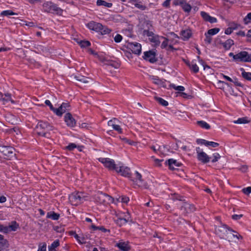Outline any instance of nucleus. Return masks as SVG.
<instances>
[{"instance_id": "nucleus-4", "label": "nucleus", "mask_w": 251, "mask_h": 251, "mask_svg": "<svg viewBox=\"0 0 251 251\" xmlns=\"http://www.w3.org/2000/svg\"><path fill=\"white\" fill-rule=\"evenodd\" d=\"M87 27L90 30L100 33L101 35H105L110 32L111 30L107 26L102 24L94 21H91L86 25Z\"/></svg>"}, {"instance_id": "nucleus-54", "label": "nucleus", "mask_w": 251, "mask_h": 251, "mask_svg": "<svg viewBox=\"0 0 251 251\" xmlns=\"http://www.w3.org/2000/svg\"><path fill=\"white\" fill-rule=\"evenodd\" d=\"M37 251H46V244L44 243L42 245L40 244Z\"/></svg>"}, {"instance_id": "nucleus-46", "label": "nucleus", "mask_w": 251, "mask_h": 251, "mask_svg": "<svg viewBox=\"0 0 251 251\" xmlns=\"http://www.w3.org/2000/svg\"><path fill=\"white\" fill-rule=\"evenodd\" d=\"M205 39H204L205 42L207 44H210L212 41L211 35L208 34L207 32L205 33Z\"/></svg>"}, {"instance_id": "nucleus-53", "label": "nucleus", "mask_w": 251, "mask_h": 251, "mask_svg": "<svg viewBox=\"0 0 251 251\" xmlns=\"http://www.w3.org/2000/svg\"><path fill=\"white\" fill-rule=\"evenodd\" d=\"M76 148V145L75 143H70L66 147V149L69 151H72Z\"/></svg>"}, {"instance_id": "nucleus-57", "label": "nucleus", "mask_w": 251, "mask_h": 251, "mask_svg": "<svg viewBox=\"0 0 251 251\" xmlns=\"http://www.w3.org/2000/svg\"><path fill=\"white\" fill-rule=\"evenodd\" d=\"M122 39H123V37H122V35L118 34L114 37V41L116 43H119L122 41Z\"/></svg>"}, {"instance_id": "nucleus-14", "label": "nucleus", "mask_w": 251, "mask_h": 251, "mask_svg": "<svg viewBox=\"0 0 251 251\" xmlns=\"http://www.w3.org/2000/svg\"><path fill=\"white\" fill-rule=\"evenodd\" d=\"M116 171L117 173H121L123 176L127 177L129 178H131V175L130 172L129 168L126 166H120L117 168Z\"/></svg>"}, {"instance_id": "nucleus-3", "label": "nucleus", "mask_w": 251, "mask_h": 251, "mask_svg": "<svg viewBox=\"0 0 251 251\" xmlns=\"http://www.w3.org/2000/svg\"><path fill=\"white\" fill-rule=\"evenodd\" d=\"M53 129V127L48 123L40 121L38 123L35 130L39 135L48 137L49 131Z\"/></svg>"}, {"instance_id": "nucleus-64", "label": "nucleus", "mask_w": 251, "mask_h": 251, "mask_svg": "<svg viewBox=\"0 0 251 251\" xmlns=\"http://www.w3.org/2000/svg\"><path fill=\"white\" fill-rule=\"evenodd\" d=\"M6 201V198L5 197L2 196L0 197V203H3L5 202Z\"/></svg>"}, {"instance_id": "nucleus-35", "label": "nucleus", "mask_w": 251, "mask_h": 251, "mask_svg": "<svg viewBox=\"0 0 251 251\" xmlns=\"http://www.w3.org/2000/svg\"><path fill=\"white\" fill-rule=\"evenodd\" d=\"M197 124L203 128L209 129L210 128L209 125L203 121H198Z\"/></svg>"}, {"instance_id": "nucleus-20", "label": "nucleus", "mask_w": 251, "mask_h": 251, "mask_svg": "<svg viewBox=\"0 0 251 251\" xmlns=\"http://www.w3.org/2000/svg\"><path fill=\"white\" fill-rule=\"evenodd\" d=\"M180 35L182 40L187 41L191 37L192 32L189 29H186L181 30Z\"/></svg>"}, {"instance_id": "nucleus-28", "label": "nucleus", "mask_w": 251, "mask_h": 251, "mask_svg": "<svg viewBox=\"0 0 251 251\" xmlns=\"http://www.w3.org/2000/svg\"><path fill=\"white\" fill-rule=\"evenodd\" d=\"M60 217L59 214L53 211H50L47 213V217L53 220H57Z\"/></svg>"}, {"instance_id": "nucleus-50", "label": "nucleus", "mask_w": 251, "mask_h": 251, "mask_svg": "<svg viewBox=\"0 0 251 251\" xmlns=\"http://www.w3.org/2000/svg\"><path fill=\"white\" fill-rule=\"evenodd\" d=\"M219 143L212 141H208L207 143V146H210L213 148L217 147L219 146Z\"/></svg>"}, {"instance_id": "nucleus-6", "label": "nucleus", "mask_w": 251, "mask_h": 251, "mask_svg": "<svg viewBox=\"0 0 251 251\" xmlns=\"http://www.w3.org/2000/svg\"><path fill=\"white\" fill-rule=\"evenodd\" d=\"M43 10L46 12L58 15H61L63 12L62 9L50 1H47L43 4Z\"/></svg>"}, {"instance_id": "nucleus-24", "label": "nucleus", "mask_w": 251, "mask_h": 251, "mask_svg": "<svg viewBox=\"0 0 251 251\" xmlns=\"http://www.w3.org/2000/svg\"><path fill=\"white\" fill-rule=\"evenodd\" d=\"M116 246L122 251H128L130 249L128 244L125 242H120L117 243Z\"/></svg>"}, {"instance_id": "nucleus-44", "label": "nucleus", "mask_w": 251, "mask_h": 251, "mask_svg": "<svg viewBox=\"0 0 251 251\" xmlns=\"http://www.w3.org/2000/svg\"><path fill=\"white\" fill-rule=\"evenodd\" d=\"M238 170L242 173H245L248 171V166L246 165H241L237 168Z\"/></svg>"}, {"instance_id": "nucleus-22", "label": "nucleus", "mask_w": 251, "mask_h": 251, "mask_svg": "<svg viewBox=\"0 0 251 251\" xmlns=\"http://www.w3.org/2000/svg\"><path fill=\"white\" fill-rule=\"evenodd\" d=\"M117 224L120 226H122L123 225H125L128 222L131 221L130 219V217L129 216V214L127 212V215H125V217L123 218H118L117 220Z\"/></svg>"}, {"instance_id": "nucleus-15", "label": "nucleus", "mask_w": 251, "mask_h": 251, "mask_svg": "<svg viewBox=\"0 0 251 251\" xmlns=\"http://www.w3.org/2000/svg\"><path fill=\"white\" fill-rule=\"evenodd\" d=\"M180 209L184 214H186L193 212L195 211L196 208L193 204L184 202L181 206Z\"/></svg>"}, {"instance_id": "nucleus-10", "label": "nucleus", "mask_w": 251, "mask_h": 251, "mask_svg": "<svg viewBox=\"0 0 251 251\" xmlns=\"http://www.w3.org/2000/svg\"><path fill=\"white\" fill-rule=\"evenodd\" d=\"M126 47L135 54L139 55L141 52V45L138 43L129 42L127 44Z\"/></svg>"}, {"instance_id": "nucleus-33", "label": "nucleus", "mask_w": 251, "mask_h": 251, "mask_svg": "<svg viewBox=\"0 0 251 251\" xmlns=\"http://www.w3.org/2000/svg\"><path fill=\"white\" fill-rule=\"evenodd\" d=\"M221 44L225 49L228 50L230 48L231 46L234 44V41L231 39H228L225 42Z\"/></svg>"}, {"instance_id": "nucleus-62", "label": "nucleus", "mask_w": 251, "mask_h": 251, "mask_svg": "<svg viewBox=\"0 0 251 251\" xmlns=\"http://www.w3.org/2000/svg\"><path fill=\"white\" fill-rule=\"evenodd\" d=\"M227 88H228L227 89V91L230 93V94L232 96H234L235 95L234 92V90H233V89L228 85L227 86Z\"/></svg>"}, {"instance_id": "nucleus-43", "label": "nucleus", "mask_w": 251, "mask_h": 251, "mask_svg": "<svg viewBox=\"0 0 251 251\" xmlns=\"http://www.w3.org/2000/svg\"><path fill=\"white\" fill-rule=\"evenodd\" d=\"M220 29L219 28H214L209 29L207 33H208V35H214L218 33Z\"/></svg>"}, {"instance_id": "nucleus-45", "label": "nucleus", "mask_w": 251, "mask_h": 251, "mask_svg": "<svg viewBox=\"0 0 251 251\" xmlns=\"http://www.w3.org/2000/svg\"><path fill=\"white\" fill-rule=\"evenodd\" d=\"M79 44L81 48H85L90 46L91 43L88 41H80Z\"/></svg>"}, {"instance_id": "nucleus-52", "label": "nucleus", "mask_w": 251, "mask_h": 251, "mask_svg": "<svg viewBox=\"0 0 251 251\" xmlns=\"http://www.w3.org/2000/svg\"><path fill=\"white\" fill-rule=\"evenodd\" d=\"M164 41L162 43V44L161 45V47L162 49H165L168 46V39L165 37H164Z\"/></svg>"}, {"instance_id": "nucleus-61", "label": "nucleus", "mask_w": 251, "mask_h": 251, "mask_svg": "<svg viewBox=\"0 0 251 251\" xmlns=\"http://www.w3.org/2000/svg\"><path fill=\"white\" fill-rule=\"evenodd\" d=\"M72 233H73V234H74V235H74L75 238L77 240V241H78L79 243H81V244H83V242H82V241L80 240V237H79V236L77 234H76V233H75V232L72 231Z\"/></svg>"}, {"instance_id": "nucleus-13", "label": "nucleus", "mask_w": 251, "mask_h": 251, "mask_svg": "<svg viewBox=\"0 0 251 251\" xmlns=\"http://www.w3.org/2000/svg\"><path fill=\"white\" fill-rule=\"evenodd\" d=\"M174 4L176 5H180L185 12L189 13L192 9L191 6L185 0H175Z\"/></svg>"}, {"instance_id": "nucleus-58", "label": "nucleus", "mask_w": 251, "mask_h": 251, "mask_svg": "<svg viewBox=\"0 0 251 251\" xmlns=\"http://www.w3.org/2000/svg\"><path fill=\"white\" fill-rule=\"evenodd\" d=\"M0 232H3L5 233H8V228L7 226H4L3 225H0Z\"/></svg>"}, {"instance_id": "nucleus-25", "label": "nucleus", "mask_w": 251, "mask_h": 251, "mask_svg": "<svg viewBox=\"0 0 251 251\" xmlns=\"http://www.w3.org/2000/svg\"><path fill=\"white\" fill-rule=\"evenodd\" d=\"M242 76L247 80H251V73L246 72L245 70L241 68L240 69Z\"/></svg>"}, {"instance_id": "nucleus-18", "label": "nucleus", "mask_w": 251, "mask_h": 251, "mask_svg": "<svg viewBox=\"0 0 251 251\" xmlns=\"http://www.w3.org/2000/svg\"><path fill=\"white\" fill-rule=\"evenodd\" d=\"M144 58L150 61L151 63H154L156 61L155 58V53L154 51L150 50L149 51L144 52Z\"/></svg>"}, {"instance_id": "nucleus-31", "label": "nucleus", "mask_w": 251, "mask_h": 251, "mask_svg": "<svg viewBox=\"0 0 251 251\" xmlns=\"http://www.w3.org/2000/svg\"><path fill=\"white\" fill-rule=\"evenodd\" d=\"M251 122V120L247 117L238 118L236 120V124H248Z\"/></svg>"}, {"instance_id": "nucleus-37", "label": "nucleus", "mask_w": 251, "mask_h": 251, "mask_svg": "<svg viewBox=\"0 0 251 251\" xmlns=\"http://www.w3.org/2000/svg\"><path fill=\"white\" fill-rule=\"evenodd\" d=\"M17 15V14L13 12L12 11L9 10L3 11L1 12V14H0V15L3 16H8L10 15Z\"/></svg>"}, {"instance_id": "nucleus-36", "label": "nucleus", "mask_w": 251, "mask_h": 251, "mask_svg": "<svg viewBox=\"0 0 251 251\" xmlns=\"http://www.w3.org/2000/svg\"><path fill=\"white\" fill-rule=\"evenodd\" d=\"M111 123H112L111 122H110L109 123V126H112L115 130L118 131L119 133H122V129L121 128L120 126H119L117 124H112Z\"/></svg>"}, {"instance_id": "nucleus-12", "label": "nucleus", "mask_w": 251, "mask_h": 251, "mask_svg": "<svg viewBox=\"0 0 251 251\" xmlns=\"http://www.w3.org/2000/svg\"><path fill=\"white\" fill-rule=\"evenodd\" d=\"M198 159L203 163H206L209 162L210 157L204 152H203L199 147L196 148Z\"/></svg>"}, {"instance_id": "nucleus-30", "label": "nucleus", "mask_w": 251, "mask_h": 251, "mask_svg": "<svg viewBox=\"0 0 251 251\" xmlns=\"http://www.w3.org/2000/svg\"><path fill=\"white\" fill-rule=\"evenodd\" d=\"M75 78L78 81L83 83H88L89 79V78L82 75H75Z\"/></svg>"}, {"instance_id": "nucleus-63", "label": "nucleus", "mask_w": 251, "mask_h": 251, "mask_svg": "<svg viewBox=\"0 0 251 251\" xmlns=\"http://www.w3.org/2000/svg\"><path fill=\"white\" fill-rule=\"evenodd\" d=\"M170 1L168 0H166L162 4L163 6L165 7H169L170 6Z\"/></svg>"}, {"instance_id": "nucleus-60", "label": "nucleus", "mask_w": 251, "mask_h": 251, "mask_svg": "<svg viewBox=\"0 0 251 251\" xmlns=\"http://www.w3.org/2000/svg\"><path fill=\"white\" fill-rule=\"evenodd\" d=\"M234 29V28L228 27L226 29L225 33V34H226L227 35L230 34L233 31V30Z\"/></svg>"}, {"instance_id": "nucleus-11", "label": "nucleus", "mask_w": 251, "mask_h": 251, "mask_svg": "<svg viewBox=\"0 0 251 251\" xmlns=\"http://www.w3.org/2000/svg\"><path fill=\"white\" fill-rule=\"evenodd\" d=\"M14 149L10 146H0L1 156L4 158H8L12 156Z\"/></svg>"}, {"instance_id": "nucleus-21", "label": "nucleus", "mask_w": 251, "mask_h": 251, "mask_svg": "<svg viewBox=\"0 0 251 251\" xmlns=\"http://www.w3.org/2000/svg\"><path fill=\"white\" fill-rule=\"evenodd\" d=\"M201 15L205 21L209 22L210 23H214L217 22L216 18L211 17L208 13L205 12L201 11Z\"/></svg>"}, {"instance_id": "nucleus-29", "label": "nucleus", "mask_w": 251, "mask_h": 251, "mask_svg": "<svg viewBox=\"0 0 251 251\" xmlns=\"http://www.w3.org/2000/svg\"><path fill=\"white\" fill-rule=\"evenodd\" d=\"M8 242L4 238L3 236L0 238V251L8 247Z\"/></svg>"}, {"instance_id": "nucleus-51", "label": "nucleus", "mask_w": 251, "mask_h": 251, "mask_svg": "<svg viewBox=\"0 0 251 251\" xmlns=\"http://www.w3.org/2000/svg\"><path fill=\"white\" fill-rule=\"evenodd\" d=\"M213 159L212 160V162H215L221 157V156L218 153H215L213 154Z\"/></svg>"}, {"instance_id": "nucleus-59", "label": "nucleus", "mask_w": 251, "mask_h": 251, "mask_svg": "<svg viewBox=\"0 0 251 251\" xmlns=\"http://www.w3.org/2000/svg\"><path fill=\"white\" fill-rule=\"evenodd\" d=\"M99 198H104V199H103L102 200V202H103V201H105L106 199H108V200H110V199H112V198L110 197V196H109L108 195H103V194H101Z\"/></svg>"}, {"instance_id": "nucleus-26", "label": "nucleus", "mask_w": 251, "mask_h": 251, "mask_svg": "<svg viewBox=\"0 0 251 251\" xmlns=\"http://www.w3.org/2000/svg\"><path fill=\"white\" fill-rule=\"evenodd\" d=\"M19 224H17L16 221H12L11 223V225H9L8 226H7L8 228V232L11 231H16L19 227Z\"/></svg>"}, {"instance_id": "nucleus-38", "label": "nucleus", "mask_w": 251, "mask_h": 251, "mask_svg": "<svg viewBox=\"0 0 251 251\" xmlns=\"http://www.w3.org/2000/svg\"><path fill=\"white\" fill-rule=\"evenodd\" d=\"M2 100L5 101H10L11 103H15V101L11 99V94L8 93L4 94V97L2 98Z\"/></svg>"}, {"instance_id": "nucleus-32", "label": "nucleus", "mask_w": 251, "mask_h": 251, "mask_svg": "<svg viewBox=\"0 0 251 251\" xmlns=\"http://www.w3.org/2000/svg\"><path fill=\"white\" fill-rule=\"evenodd\" d=\"M60 245L59 240H55L50 246H49V251H56L55 248Z\"/></svg>"}, {"instance_id": "nucleus-1", "label": "nucleus", "mask_w": 251, "mask_h": 251, "mask_svg": "<svg viewBox=\"0 0 251 251\" xmlns=\"http://www.w3.org/2000/svg\"><path fill=\"white\" fill-rule=\"evenodd\" d=\"M215 232L220 238H225L229 241L234 237V235L233 233L234 231L227 227L226 225H221L220 226H216Z\"/></svg>"}, {"instance_id": "nucleus-55", "label": "nucleus", "mask_w": 251, "mask_h": 251, "mask_svg": "<svg viewBox=\"0 0 251 251\" xmlns=\"http://www.w3.org/2000/svg\"><path fill=\"white\" fill-rule=\"evenodd\" d=\"M121 201L122 202L124 203H127L128 201H129V199L128 197H125V196H122L121 197L119 198V201Z\"/></svg>"}, {"instance_id": "nucleus-34", "label": "nucleus", "mask_w": 251, "mask_h": 251, "mask_svg": "<svg viewBox=\"0 0 251 251\" xmlns=\"http://www.w3.org/2000/svg\"><path fill=\"white\" fill-rule=\"evenodd\" d=\"M97 4L98 6H104L106 7H111L112 5L111 3L107 2L103 0H97Z\"/></svg>"}, {"instance_id": "nucleus-41", "label": "nucleus", "mask_w": 251, "mask_h": 251, "mask_svg": "<svg viewBox=\"0 0 251 251\" xmlns=\"http://www.w3.org/2000/svg\"><path fill=\"white\" fill-rule=\"evenodd\" d=\"M134 5L136 8H137L141 10H145L147 8V6L146 5L143 4L142 2H141V1H139L138 2L135 3L134 4Z\"/></svg>"}, {"instance_id": "nucleus-49", "label": "nucleus", "mask_w": 251, "mask_h": 251, "mask_svg": "<svg viewBox=\"0 0 251 251\" xmlns=\"http://www.w3.org/2000/svg\"><path fill=\"white\" fill-rule=\"evenodd\" d=\"M244 22L248 24L251 21V12L248 14L245 18H244Z\"/></svg>"}, {"instance_id": "nucleus-23", "label": "nucleus", "mask_w": 251, "mask_h": 251, "mask_svg": "<svg viewBox=\"0 0 251 251\" xmlns=\"http://www.w3.org/2000/svg\"><path fill=\"white\" fill-rule=\"evenodd\" d=\"M150 79L152 81V82L158 86L165 87V82L160 79L158 76H151Z\"/></svg>"}, {"instance_id": "nucleus-56", "label": "nucleus", "mask_w": 251, "mask_h": 251, "mask_svg": "<svg viewBox=\"0 0 251 251\" xmlns=\"http://www.w3.org/2000/svg\"><path fill=\"white\" fill-rule=\"evenodd\" d=\"M207 142H208V141H206L204 139H198L197 140V143L198 144H201V145H204L206 146H207Z\"/></svg>"}, {"instance_id": "nucleus-47", "label": "nucleus", "mask_w": 251, "mask_h": 251, "mask_svg": "<svg viewBox=\"0 0 251 251\" xmlns=\"http://www.w3.org/2000/svg\"><path fill=\"white\" fill-rule=\"evenodd\" d=\"M171 87L173 88L174 89L179 91H183L184 90L185 88L183 86H176L175 84H172L170 85Z\"/></svg>"}, {"instance_id": "nucleus-19", "label": "nucleus", "mask_w": 251, "mask_h": 251, "mask_svg": "<svg viewBox=\"0 0 251 251\" xmlns=\"http://www.w3.org/2000/svg\"><path fill=\"white\" fill-rule=\"evenodd\" d=\"M70 105L69 103L63 102L56 110H58L57 114H56L58 116H61L62 114L69 110Z\"/></svg>"}, {"instance_id": "nucleus-17", "label": "nucleus", "mask_w": 251, "mask_h": 251, "mask_svg": "<svg viewBox=\"0 0 251 251\" xmlns=\"http://www.w3.org/2000/svg\"><path fill=\"white\" fill-rule=\"evenodd\" d=\"M165 164L168 165L169 169L172 170L176 169V167H180L182 164L174 159H169L165 161Z\"/></svg>"}, {"instance_id": "nucleus-7", "label": "nucleus", "mask_w": 251, "mask_h": 251, "mask_svg": "<svg viewBox=\"0 0 251 251\" xmlns=\"http://www.w3.org/2000/svg\"><path fill=\"white\" fill-rule=\"evenodd\" d=\"M135 177L130 178V180L133 182V184L139 187L148 189L149 186L147 182H145L142 179L141 174L136 171L134 174Z\"/></svg>"}, {"instance_id": "nucleus-40", "label": "nucleus", "mask_w": 251, "mask_h": 251, "mask_svg": "<svg viewBox=\"0 0 251 251\" xmlns=\"http://www.w3.org/2000/svg\"><path fill=\"white\" fill-rule=\"evenodd\" d=\"M9 132L11 134H14V133H16L17 135H20L21 133V131L20 130L19 128L17 127H14L12 128H10L9 129Z\"/></svg>"}, {"instance_id": "nucleus-42", "label": "nucleus", "mask_w": 251, "mask_h": 251, "mask_svg": "<svg viewBox=\"0 0 251 251\" xmlns=\"http://www.w3.org/2000/svg\"><path fill=\"white\" fill-rule=\"evenodd\" d=\"M156 100L162 105L166 106L168 105V102L163 99L159 97H156Z\"/></svg>"}, {"instance_id": "nucleus-39", "label": "nucleus", "mask_w": 251, "mask_h": 251, "mask_svg": "<svg viewBox=\"0 0 251 251\" xmlns=\"http://www.w3.org/2000/svg\"><path fill=\"white\" fill-rule=\"evenodd\" d=\"M45 103L47 105L50 107V109L51 110L53 111V112L55 113V114H57V112H58V110H56V108L53 107V106H52V104L49 100H46Z\"/></svg>"}, {"instance_id": "nucleus-27", "label": "nucleus", "mask_w": 251, "mask_h": 251, "mask_svg": "<svg viewBox=\"0 0 251 251\" xmlns=\"http://www.w3.org/2000/svg\"><path fill=\"white\" fill-rule=\"evenodd\" d=\"M187 64L189 66L191 70L194 73H197L199 72V67L194 61H192L191 63H187Z\"/></svg>"}, {"instance_id": "nucleus-9", "label": "nucleus", "mask_w": 251, "mask_h": 251, "mask_svg": "<svg viewBox=\"0 0 251 251\" xmlns=\"http://www.w3.org/2000/svg\"><path fill=\"white\" fill-rule=\"evenodd\" d=\"M99 161L104 164V166L109 170H116L117 167L113 159L108 158L100 157L98 159Z\"/></svg>"}, {"instance_id": "nucleus-8", "label": "nucleus", "mask_w": 251, "mask_h": 251, "mask_svg": "<svg viewBox=\"0 0 251 251\" xmlns=\"http://www.w3.org/2000/svg\"><path fill=\"white\" fill-rule=\"evenodd\" d=\"M236 61L251 63V52L241 51L236 53Z\"/></svg>"}, {"instance_id": "nucleus-5", "label": "nucleus", "mask_w": 251, "mask_h": 251, "mask_svg": "<svg viewBox=\"0 0 251 251\" xmlns=\"http://www.w3.org/2000/svg\"><path fill=\"white\" fill-rule=\"evenodd\" d=\"M87 197L83 192H74L69 196V201L73 205H77L86 200Z\"/></svg>"}, {"instance_id": "nucleus-2", "label": "nucleus", "mask_w": 251, "mask_h": 251, "mask_svg": "<svg viewBox=\"0 0 251 251\" xmlns=\"http://www.w3.org/2000/svg\"><path fill=\"white\" fill-rule=\"evenodd\" d=\"M145 24H146L148 29L143 30V35H147L149 37L150 41L153 44L154 46H158L160 43V39L164 38V37L156 35L152 31H149L150 27L152 26L150 21H146Z\"/></svg>"}, {"instance_id": "nucleus-48", "label": "nucleus", "mask_w": 251, "mask_h": 251, "mask_svg": "<svg viewBox=\"0 0 251 251\" xmlns=\"http://www.w3.org/2000/svg\"><path fill=\"white\" fill-rule=\"evenodd\" d=\"M242 192L246 195H249L251 193V186L242 189Z\"/></svg>"}, {"instance_id": "nucleus-16", "label": "nucleus", "mask_w": 251, "mask_h": 251, "mask_svg": "<svg viewBox=\"0 0 251 251\" xmlns=\"http://www.w3.org/2000/svg\"><path fill=\"white\" fill-rule=\"evenodd\" d=\"M64 121L66 125L71 127H74L76 125V121L70 113H67L65 114Z\"/></svg>"}]
</instances>
